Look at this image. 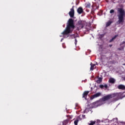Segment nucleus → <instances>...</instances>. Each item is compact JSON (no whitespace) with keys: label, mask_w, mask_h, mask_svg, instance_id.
<instances>
[{"label":"nucleus","mask_w":125,"mask_h":125,"mask_svg":"<svg viewBox=\"0 0 125 125\" xmlns=\"http://www.w3.org/2000/svg\"><path fill=\"white\" fill-rule=\"evenodd\" d=\"M102 14H103V11L102 10H100V11L97 13V15H99V16H101Z\"/></svg>","instance_id":"16"},{"label":"nucleus","mask_w":125,"mask_h":125,"mask_svg":"<svg viewBox=\"0 0 125 125\" xmlns=\"http://www.w3.org/2000/svg\"><path fill=\"white\" fill-rule=\"evenodd\" d=\"M58 125H63V124H61V123L59 124Z\"/></svg>","instance_id":"27"},{"label":"nucleus","mask_w":125,"mask_h":125,"mask_svg":"<svg viewBox=\"0 0 125 125\" xmlns=\"http://www.w3.org/2000/svg\"><path fill=\"white\" fill-rule=\"evenodd\" d=\"M102 82V77H99L98 80L96 81V83H100Z\"/></svg>","instance_id":"14"},{"label":"nucleus","mask_w":125,"mask_h":125,"mask_svg":"<svg viewBox=\"0 0 125 125\" xmlns=\"http://www.w3.org/2000/svg\"><path fill=\"white\" fill-rule=\"evenodd\" d=\"M74 29H75L74 20L72 19H69L67 23H66V27L63 32L62 33V35L65 36V35L71 34V33L73 32Z\"/></svg>","instance_id":"1"},{"label":"nucleus","mask_w":125,"mask_h":125,"mask_svg":"<svg viewBox=\"0 0 125 125\" xmlns=\"http://www.w3.org/2000/svg\"><path fill=\"white\" fill-rule=\"evenodd\" d=\"M114 12H115V10H114L113 9H111L110 10L109 13L112 14V13H114Z\"/></svg>","instance_id":"19"},{"label":"nucleus","mask_w":125,"mask_h":125,"mask_svg":"<svg viewBox=\"0 0 125 125\" xmlns=\"http://www.w3.org/2000/svg\"><path fill=\"white\" fill-rule=\"evenodd\" d=\"M67 117L68 119H66V120H64L63 122H62V125H67L68 123H69V121H70V120H71L72 119V116H71L70 115H67Z\"/></svg>","instance_id":"5"},{"label":"nucleus","mask_w":125,"mask_h":125,"mask_svg":"<svg viewBox=\"0 0 125 125\" xmlns=\"http://www.w3.org/2000/svg\"><path fill=\"white\" fill-rule=\"evenodd\" d=\"M83 117H85V115H83Z\"/></svg>","instance_id":"30"},{"label":"nucleus","mask_w":125,"mask_h":125,"mask_svg":"<svg viewBox=\"0 0 125 125\" xmlns=\"http://www.w3.org/2000/svg\"><path fill=\"white\" fill-rule=\"evenodd\" d=\"M101 95V93L100 92H98L96 94H95L94 95H92L91 97V99H94V98H97V97H99V96H100Z\"/></svg>","instance_id":"7"},{"label":"nucleus","mask_w":125,"mask_h":125,"mask_svg":"<svg viewBox=\"0 0 125 125\" xmlns=\"http://www.w3.org/2000/svg\"><path fill=\"white\" fill-rule=\"evenodd\" d=\"M123 65H125V64H124Z\"/></svg>","instance_id":"31"},{"label":"nucleus","mask_w":125,"mask_h":125,"mask_svg":"<svg viewBox=\"0 0 125 125\" xmlns=\"http://www.w3.org/2000/svg\"><path fill=\"white\" fill-rule=\"evenodd\" d=\"M104 87H105V88H107L108 87V85L105 84L104 85Z\"/></svg>","instance_id":"22"},{"label":"nucleus","mask_w":125,"mask_h":125,"mask_svg":"<svg viewBox=\"0 0 125 125\" xmlns=\"http://www.w3.org/2000/svg\"><path fill=\"white\" fill-rule=\"evenodd\" d=\"M90 66V70L93 71V70L94 69V67H95V64H92V62H91Z\"/></svg>","instance_id":"12"},{"label":"nucleus","mask_w":125,"mask_h":125,"mask_svg":"<svg viewBox=\"0 0 125 125\" xmlns=\"http://www.w3.org/2000/svg\"><path fill=\"white\" fill-rule=\"evenodd\" d=\"M120 48L121 49V50H124V48H125V46H121L120 47Z\"/></svg>","instance_id":"23"},{"label":"nucleus","mask_w":125,"mask_h":125,"mask_svg":"<svg viewBox=\"0 0 125 125\" xmlns=\"http://www.w3.org/2000/svg\"><path fill=\"white\" fill-rule=\"evenodd\" d=\"M109 46L110 47H112V46H113V45L112 44H110V45H109Z\"/></svg>","instance_id":"25"},{"label":"nucleus","mask_w":125,"mask_h":125,"mask_svg":"<svg viewBox=\"0 0 125 125\" xmlns=\"http://www.w3.org/2000/svg\"><path fill=\"white\" fill-rule=\"evenodd\" d=\"M83 117H85V115H83Z\"/></svg>","instance_id":"29"},{"label":"nucleus","mask_w":125,"mask_h":125,"mask_svg":"<svg viewBox=\"0 0 125 125\" xmlns=\"http://www.w3.org/2000/svg\"><path fill=\"white\" fill-rule=\"evenodd\" d=\"M77 12L78 14H82L83 12V7H79L77 9Z\"/></svg>","instance_id":"9"},{"label":"nucleus","mask_w":125,"mask_h":125,"mask_svg":"<svg viewBox=\"0 0 125 125\" xmlns=\"http://www.w3.org/2000/svg\"><path fill=\"white\" fill-rule=\"evenodd\" d=\"M112 23H113V21H108V22H107L106 23V27H109V26H110V25H111V24H112Z\"/></svg>","instance_id":"15"},{"label":"nucleus","mask_w":125,"mask_h":125,"mask_svg":"<svg viewBox=\"0 0 125 125\" xmlns=\"http://www.w3.org/2000/svg\"><path fill=\"white\" fill-rule=\"evenodd\" d=\"M69 16L73 18L74 17V15H75V10H74V6L72 7L70 9V11L69 12Z\"/></svg>","instance_id":"6"},{"label":"nucleus","mask_w":125,"mask_h":125,"mask_svg":"<svg viewBox=\"0 0 125 125\" xmlns=\"http://www.w3.org/2000/svg\"><path fill=\"white\" fill-rule=\"evenodd\" d=\"M84 25H85V21H79L78 22V26L77 29L79 30H81V29H83V27H84Z\"/></svg>","instance_id":"4"},{"label":"nucleus","mask_w":125,"mask_h":125,"mask_svg":"<svg viewBox=\"0 0 125 125\" xmlns=\"http://www.w3.org/2000/svg\"><path fill=\"white\" fill-rule=\"evenodd\" d=\"M98 102H99V101L96 102L95 103H98Z\"/></svg>","instance_id":"28"},{"label":"nucleus","mask_w":125,"mask_h":125,"mask_svg":"<svg viewBox=\"0 0 125 125\" xmlns=\"http://www.w3.org/2000/svg\"><path fill=\"white\" fill-rule=\"evenodd\" d=\"M124 43H125V41H124V42H122L120 43V45H123V44H124Z\"/></svg>","instance_id":"21"},{"label":"nucleus","mask_w":125,"mask_h":125,"mask_svg":"<svg viewBox=\"0 0 125 125\" xmlns=\"http://www.w3.org/2000/svg\"><path fill=\"white\" fill-rule=\"evenodd\" d=\"M118 89H122L123 90H125V86L123 84H120L118 86Z\"/></svg>","instance_id":"10"},{"label":"nucleus","mask_w":125,"mask_h":125,"mask_svg":"<svg viewBox=\"0 0 125 125\" xmlns=\"http://www.w3.org/2000/svg\"><path fill=\"white\" fill-rule=\"evenodd\" d=\"M100 88H103V87H104V85L103 84L100 85Z\"/></svg>","instance_id":"20"},{"label":"nucleus","mask_w":125,"mask_h":125,"mask_svg":"<svg viewBox=\"0 0 125 125\" xmlns=\"http://www.w3.org/2000/svg\"><path fill=\"white\" fill-rule=\"evenodd\" d=\"M118 50H122V49L121 48H118Z\"/></svg>","instance_id":"26"},{"label":"nucleus","mask_w":125,"mask_h":125,"mask_svg":"<svg viewBox=\"0 0 125 125\" xmlns=\"http://www.w3.org/2000/svg\"><path fill=\"white\" fill-rule=\"evenodd\" d=\"M88 93H89V91H84L83 94V98H84L85 99H86V97H87V95H88Z\"/></svg>","instance_id":"8"},{"label":"nucleus","mask_w":125,"mask_h":125,"mask_svg":"<svg viewBox=\"0 0 125 125\" xmlns=\"http://www.w3.org/2000/svg\"><path fill=\"white\" fill-rule=\"evenodd\" d=\"M117 11L118 12V14L117 17L118 18V21L117 23L118 24H121V23H124L125 22V10L122 8H118Z\"/></svg>","instance_id":"3"},{"label":"nucleus","mask_w":125,"mask_h":125,"mask_svg":"<svg viewBox=\"0 0 125 125\" xmlns=\"http://www.w3.org/2000/svg\"><path fill=\"white\" fill-rule=\"evenodd\" d=\"M121 97V93H113L110 94H108L106 96H104L102 98V101H107V100H110V99H112L113 98L111 102H114L115 101H117L119 98Z\"/></svg>","instance_id":"2"},{"label":"nucleus","mask_w":125,"mask_h":125,"mask_svg":"<svg viewBox=\"0 0 125 125\" xmlns=\"http://www.w3.org/2000/svg\"><path fill=\"white\" fill-rule=\"evenodd\" d=\"M118 37V35H115L114 37H113L110 40L109 42H112L114 40L116 39Z\"/></svg>","instance_id":"17"},{"label":"nucleus","mask_w":125,"mask_h":125,"mask_svg":"<svg viewBox=\"0 0 125 125\" xmlns=\"http://www.w3.org/2000/svg\"><path fill=\"white\" fill-rule=\"evenodd\" d=\"M86 8H90V6H91V4L89 2H86L85 4Z\"/></svg>","instance_id":"13"},{"label":"nucleus","mask_w":125,"mask_h":125,"mask_svg":"<svg viewBox=\"0 0 125 125\" xmlns=\"http://www.w3.org/2000/svg\"><path fill=\"white\" fill-rule=\"evenodd\" d=\"M77 42H78V41H77V39H75V45H77Z\"/></svg>","instance_id":"24"},{"label":"nucleus","mask_w":125,"mask_h":125,"mask_svg":"<svg viewBox=\"0 0 125 125\" xmlns=\"http://www.w3.org/2000/svg\"><path fill=\"white\" fill-rule=\"evenodd\" d=\"M116 80L114 78H110L109 80V83H115Z\"/></svg>","instance_id":"11"},{"label":"nucleus","mask_w":125,"mask_h":125,"mask_svg":"<svg viewBox=\"0 0 125 125\" xmlns=\"http://www.w3.org/2000/svg\"><path fill=\"white\" fill-rule=\"evenodd\" d=\"M79 123V119H77L74 121V125H78V123Z\"/></svg>","instance_id":"18"}]
</instances>
